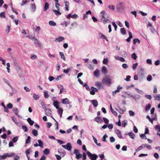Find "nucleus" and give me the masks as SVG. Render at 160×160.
Segmentation results:
<instances>
[{
    "instance_id": "obj_1",
    "label": "nucleus",
    "mask_w": 160,
    "mask_h": 160,
    "mask_svg": "<svg viewBox=\"0 0 160 160\" xmlns=\"http://www.w3.org/2000/svg\"><path fill=\"white\" fill-rule=\"evenodd\" d=\"M100 17L103 22L106 23L108 21V16L105 11L101 12L100 14Z\"/></svg>"
},
{
    "instance_id": "obj_2",
    "label": "nucleus",
    "mask_w": 160,
    "mask_h": 160,
    "mask_svg": "<svg viewBox=\"0 0 160 160\" xmlns=\"http://www.w3.org/2000/svg\"><path fill=\"white\" fill-rule=\"evenodd\" d=\"M102 82L103 84H105L107 86H110L112 83L111 79L108 77V76L103 78Z\"/></svg>"
},
{
    "instance_id": "obj_3",
    "label": "nucleus",
    "mask_w": 160,
    "mask_h": 160,
    "mask_svg": "<svg viewBox=\"0 0 160 160\" xmlns=\"http://www.w3.org/2000/svg\"><path fill=\"white\" fill-rule=\"evenodd\" d=\"M87 154L91 160H96L98 156L95 154H92L89 151H87Z\"/></svg>"
},
{
    "instance_id": "obj_4",
    "label": "nucleus",
    "mask_w": 160,
    "mask_h": 160,
    "mask_svg": "<svg viewBox=\"0 0 160 160\" xmlns=\"http://www.w3.org/2000/svg\"><path fill=\"white\" fill-rule=\"evenodd\" d=\"M62 146L64 148L69 151L71 150L72 149V146L70 142L67 143L66 145H62Z\"/></svg>"
},
{
    "instance_id": "obj_5",
    "label": "nucleus",
    "mask_w": 160,
    "mask_h": 160,
    "mask_svg": "<svg viewBox=\"0 0 160 160\" xmlns=\"http://www.w3.org/2000/svg\"><path fill=\"white\" fill-rule=\"evenodd\" d=\"M74 153L75 154V158L77 159H79L82 157V155L79 153L78 150L77 149H75L74 151Z\"/></svg>"
},
{
    "instance_id": "obj_6",
    "label": "nucleus",
    "mask_w": 160,
    "mask_h": 160,
    "mask_svg": "<svg viewBox=\"0 0 160 160\" xmlns=\"http://www.w3.org/2000/svg\"><path fill=\"white\" fill-rule=\"evenodd\" d=\"M91 91L90 92V93L92 95H94L95 94V92H97L98 91V88H94L93 87H91Z\"/></svg>"
},
{
    "instance_id": "obj_7",
    "label": "nucleus",
    "mask_w": 160,
    "mask_h": 160,
    "mask_svg": "<svg viewBox=\"0 0 160 160\" xmlns=\"http://www.w3.org/2000/svg\"><path fill=\"white\" fill-rule=\"evenodd\" d=\"M44 110L45 112V114L48 116H50L52 115V112L50 108L46 109L44 108Z\"/></svg>"
},
{
    "instance_id": "obj_8",
    "label": "nucleus",
    "mask_w": 160,
    "mask_h": 160,
    "mask_svg": "<svg viewBox=\"0 0 160 160\" xmlns=\"http://www.w3.org/2000/svg\"><path fill=\"white\" fill-rule=\"evenodd\" d=\"M95 86L98 88H102L103 86L100 82H95Z\"/></svg>"
},
{
    "instance_id": "obj_9",
    "label": "nucleus",
    "mask_w": 160,
    "mask_h": 160,
    "mask_svg": "<svg viewBox=\"0 0 160 160\" xmlns=\"http://www.w3.org/2000/svg\"><path fill=\"white\" fill-rule=\"evenodd\" d=\"M58 151L60 155L63 157L66 154L65 152L62 149H59Z\"/></svg>"
},
{
    "instance_id": "obj_10",
    "label": "nucleus",
    "mask_w": 160,
    "mask_h": 160,
    "mask_svg": "<svg viewBox=\"0 0 160 160\" xmlns=\"http://www.w3.org/2000/svg\"><path fill=\"white\" fill-rule=\"evenodd\" d=\"M94 120L98 123H101L102 122V120L101 117H97L95 118Z\"/></svg>"
},
{
    "instance_id": "obj_11",
    "label": "nucleus",
    "mask_w": 160,
    "mask_h": 160,
    "mask_svg": "<svg viewBox=\"0 0 160 160\" xmlns=\"http://www.w3.org/2000/svg\"><path fill=\"white\" fill-rule=\"evenodd\" d=\"M131 97L135 100L140 98H141L140 96L138 94H132L131 95Z\"/></svg>"
},
{
    "instance_id": "obj_12",
    "label": "nucleus",
    "mask_w": 160,
    "mask_h": 160,
    "mask_svg": "<svg viewBox=\"0 0 160 160\" xmlns=\"http://www.w3.org/2000/svg\"><path fill=\"white\" fill-rule=\"evenodd\" d=\"M98 37L104 39L106 41H108V40L107 38L105 35L102 34L101 33L99 32L98 33Z\"/></svg>"
},
{
    "instance_id": "obj_13",
    "label": "nucleus",
    "mask_w": 160,
    "mask_h": 160,
    "mask_svg": "<svg viewBox=\"0 0 160 160\" xmlns=\"http://www.w3.org/2000/svg\"><path fill=\"white\" fill-rule=\"evenodd\" d=\"M64 39V37L62 36H60L55 39V41L56 42H60L62 41Z\"/></svg>"
},
{
    "instance_id": "obj_14",
    "label": "nucleus",
    "mask_w": 160,
    "mask_h": 160,
    "mask_svg": "<svg viewBox=\"0 0 160 160\" xmlns=\"http://www.w3.org/2000/svg\"><path fill=\"white\" fill-rule=\"evenodd\" d=\"M61 101L62 103L64 104H68L70 103V102L69 101L68 99L67 98H65L62 99Z\"/></svg>"
},
{
    "instance_id": "obj_15",
    "label": "nucleus",
    "mask_w": 160,
    "mask_h": 160,
    "mask_svg": "<svg viewBox=\"0 0 160 160\" xmlns=\"http://www.w3.org/2000/svg\"><path fill=\"white\" fill-rule=\"evenodd\" d=\"M7 157H12L15 156V153L14 152H11L9 153H5Z\"/></svg>"
},
{
    "instance_id": "obj_16",
    "label": "nucleus",
    "mask_w": 160,
    "mask_h": 160,
    "mask_svg": "<svg viewBox=\"0 0 160 160\" xmlns=\"http://www.w3.org/2000/svg\"><path fill=\"white\" fill-rule=\"evenodd\" d=\"M59 102L58 101H54L53 102V105L57 109H59Z\"/></svg>"
},
{
    "instance_id": "obj_17",
    "label": "nucleus",
    "mask_w": 160,
    "mask_h": 160,
    "mask_svg": "<svg viewBox=\"0 0 160 160\" xmlns=\"http://www.w3.org/2000/svg\"><path fill=\"white\" fill-rule=\"evenodd\" d=\"M116 133L118 137L120 138H122V136L121 135V132L120 131L118 130L117 129L116 131Z\"/></svg>"
},
{
    "instance_id": "obj_18",
    "label": "nucleus",
    "mask_w": 160,
    "mask_h": 160,
    "mask_svg": "<svg viewBox=\"0 0 160 160\" xmlns=\"http://www.w3.org/2000/svg\"><path fill=\"white\" fill-rule=\"evenodd\" d=\"M33 40L34 41V43L35 45H38L39 46L41 45V43L39 42L37 38L35 37V38Z\"/></svg>"
},
{
    "instance_id": "obj_19",
    "label": "nucleus",
    "mask_w": 160,
    "mask_h": 160,
    "mask_svg": "<svg viewBox=\"0 0 160 160\" xmlns=\"http://www.w3.org/2000/svg\"><path fill=\"white\" fill-rule=\"evenodd\" d=\"M91 102L95 107H97L98 105V103L97 101L96 100H93L91 101Z\"/></svg>"
},
{
    "instance_id": "obj_20",
    "label": "nucleus",
    "mask_w": 160,
    "mask_h": 160,
    "mask_svg": "<svg viewBox=\"0 0 160 160\" xmlns=\"http://www.w3.org/2000/svg\"><path fill=\"white\" fill-rule=\"evenodd\" d=\"M13 111L14 113L17 115L18 117H20V116L18 114V113L19 112V111L17 108H14L13 109Z\"/></svg>"
},
{
    "instance_id": "obj_21",
    "label": "nucleus",
    "mask_w": 160,
    "mask_h": 160,
    "mask_svg": "<svg viewBox=\"0 0 160 160\" xmlns=\"http://www.w3.org/2000/svg\"><path fill=\"white\" fill-rule=\"evenodd\" d=\"M94 76L97 77H98L99 76V71L98 69H97L94 72Z\"/></svg>"
},
{
    "instance_id": "obj_22",
    "label": "nucleus",
    "mask_w": 160,
    "mask_h": 160,
    "mask_svg": "<svg viewBox=\"0 0 160 160\" xmlns=\"http://www.w3.org/2000/svg\"><path fill=\"white\" fill-rule=\"evenodd\" d=\"M70 24V22L69 21H64L63 22L61 23V25L62 26H64L66 27L67 25Z\"/></svg>"
},
{
    "instance_id": "obj_23",
    "label": "nucleus",
    "mask_w": 160,
    "mask_h": 160,
    "mask_svg": "<svg viewBox=\"0 0 160 160\" xmlns=\"http://www.w3.org/2000/svg\"><path fill=\"white\" fill-rule=\"evenodd\" d=\"M44 97L46 98H48L49 96V95L48 94V92L46 90L43 91Z\"/></svg>"
},
{
    "instance_id": "obj_24",
    "label": "nucleus",
    "mask_w": 160,
    "mask_h": 160,
    "mask_svg": "<svg viewBox=\"0 0 160 160\" xmlns=\"http://www.w3.org/2000/svg\"><path fill=\"white\" fill-rule=\"evenodd\" d=\"M49 4L47 2H46L45 3L44 10L45 11H46L49 8Z\"/></svg>"
},
{
    "instance_id": "obj_25",
    "label": "nucleus",
    "mask_w": 160,
    "mask_h": 160,
    "mask_svg": "<svg viewBox=\"0 0 160 160\" xmlns=\"http://www.w3.org/2000/svg\"><path fill=\"white\" fill-rule=\"evenodd\" d=\"M27 121L29 123V124L32 126V125L34 123V121H32L30 118H29L27 119Z\"/></svg>"
},
{
    "instance_id": "obj_26",
    "label": "nucleus",
    "mask_w": 160,
    "mask_h": 160,
    "mask_svg": "<svg viewBox=\"0 0 160 160\" xmlns=\"http://www.w3.org/2000/svg\"><path fill=\"white\" fill-rule=\"evenodd\" d=\"M26 37L27 38L32 40H33L35 38V35H27Z\"/></svg>"
},
{
    "instance_id": "obj_27",
    "label": "nucleus",
    "mask_w": 160,
    "mask_h": 160,
    "mask_svg": "<svg viewBox=\"0 0 160 160\" xmlns=\"http://www.w3.org/2000/svg\"><path fill=\"white\" fill-rule=\"evenodd\" d=\"M121 55L124 58H126L128 55L127 53L125 51H123L121 52Z\"/></svg>"
},
{
    "instance_id": "obj_28",
    "label": "nucleus",
    "mask_w": 160,
    "mask_h": 160,
    "mask_svg": "<svg viewBox=\"0 0 160 160\" xmlns=\"http://www.w3.org/2000/svg\"><path fill=\"white\" fill-rule=\"evenodd\" d=\"M102 72L106 74L107 73V70L106 67L105 66H103L102 68Z\"/></svg>"
},
{
    "instance_id": "obj_29",
    "label": "nucleus",
    "mask_w": 160,
    "mask_h": 160,
    "mask_svg": "<svg viewBox=\"0 0 160 160\" xmlns=\"http://www.w3.org/2000/svg\"><path fill=\"white\" fill-rule=\"evenodd\" d=\"M154 99L155 100L160 101V95L156 94L154 96Z\"/></svg>"
},
{
    "instance_id": "obj_30",
    "label": "nucleus",
    "mask_w": 160,
    "mask_h": 160,
    "mask_svg": "<svg viewBox=\"0 0 160 160\" xmlns=\"http://www.w3.org/2000/svg\"><path fill=\"white\" fill-rule=\"evenodd\" d=\"M38 146L41 148H43V143L40 140H38Z\"/></svg>"
},
{
    "instance_id": "obj_31",
    "label": "nucleus",
    "mask_w": 160,
    "mask_h": 160,
    "mask_svg": "<svg viewBox=\"0 0 160 160\" xmlns=\"http://www.w3.org/2000/svg\"><path fill=\"white\" fill-rule=\"evenodd\" d=\"M32 134L35 136L37 137L38 135V132L35 129H33L32 130Z\"/></svg>"
},
{
    "instance_id": "obj_32",
    "label": "nucleus",
    "mask_w": 160,
    "mask_h": 160,
    "mask_svg": "<svg viewBox=\"0 0 160 160\" xmlns=\"http://www.w3.org/2000/svg\"><path fill=\"white\" fill-rule=\"evenodd\" d=\"M120 32L123 35H124L126 34V30L124 28H122L120 29Z\"/></svg>"
},
{
    "instance_id": "obj_33",
    "label": "nucleus",
    "mask_w": 160,
    "mask_h": 160,
    "mask_svg": "<svg viewBox=\"0 0 160 160\" xmlns=\"http://www.w3.org/2000/svg\"><path fill=\"white\" fill-rule=\"evenodd\" d=\"M33 97L35 100H37L39 99V96L38 95L34 93L33 95Z\"/></svg>"
},
{
    "instance_id": "obj_34",
    "label": "nucleus",
    "mask_w": 160,
    "mask_h": 160,
    "mask_svg": "<svg viewBox=\"0 0 160 160\" xmlns=\"http://www.w3.org/2000/svg\"><path fill=\"white\" fill-rule=\"evenodd\" d=\"M128 134L130 138L132 139H134L135 136V134L132 132L128 133Z\"/></svg>"
},
{
    "instance_id": "obj_35",
    "label": "nucleus",
    "mask_w": 160,
    "mask_h": 160,
    "mask_svg": "<svg viewBox=\"0 0 160 160\" xmlns=\"http://www.w3.org/2000/svg\"><path fill=\"white\" fill-rule=\"evenodd\" d=\"M31 8L32 12H34L35 10L36 7L35 4H32L31 5Z\"/></svg>"
},
{
    "instance_id": "obj_36",
    "label": "nucleus",
    "mask_w": 160,
    "mask_h": 160,
    "mask_svg": "<svg viewBox=\"0 0 160 160\" xmlns=\"http://www.w3.org/2000/svg\"><path fill=\"white\" fill-rule=\"evenodd\" d=\"M144 148H146L149 150L152 149L151 146L148 144H144Z\"/></svg>"
},
{
    "instance_id": "obj_37",
    "label": "nucleus",
    "mask_w": 160,
    "mask_h": 160,
    "mask_svg": "<svg viewBox=\"0 0 160 160\" xmlns=\"http://www.w3.org/2000/svg\"><path fill=\"white\" fill-rule=\"evenodd\" d=\"M127 124V121L126 120H123L122 122V126L125 127Z\"/></svg>"
},
{
    "instance_id": "obj_38",
    "label": "nucleus",
    "mask_w": 160,
    "mask_h": 160,
    "mask_svg": "<svg viewBox=\"0 0 160 160\" xmlns=\"http://www.w3.org/2000/svg\"><path fill=\"white\" fill-rule=\"evenodd\" d=\"M151 107L150 104H148L146 105L145 108V110L146 111H149Z\"/></svg>"
},
{
    "instance_id": "obj_39",
    "label": "nucleus",
    "mask_w": 160,
    "mask_h": 160,
    "mask_svg": "<svg viewBox=\"0 0 160 160\" xmlns=\"http://www.w3.org/2000/svg\"><path fill=\"white\" fill-rule=\"evenodd\" d=\"M59 54L62 59L64 61L65 60V58L63 53L62 52H59Z\"/></svg>"
},
{
    "instance_id": "obj_40",
    "label": "nucleus",
    "mask_w": 160,
    "mask_h": 160,
    "mask_svg": "<svg viewBox=\"0 0 160 160\" xmlns=\"http://www.w3.org/2000/svg\"><path fill=\"white\" fill-rule=\"evenodd\" d=\"M4 82L5 83H7L9 87H10L11 89H12V91H13V88L12 87V86L10 85V84L9 81H8L7 80L5 79V80H4Z\"/></svg>"
},
{
    "instance_id": "obj_41",
    "label": "nucleus",
    "mask_w": 160,
    "mask_h": 160,
    "mask_svg": "<svg viewBox=\"0 0 160 160\" xmlns=\"http://www.w3.org/2000/svg\"><path fill=\"white\" fill-rule=\"evenodd\" d=\"M59 10H53V11L55 13V14L57 15H60L61 14V13L59 12Z\"/></svg>"
},
{
    "instance_id": "obj_42",
    "label": "nucleus",
    "mask_w": 160,
    "mask_h": 160,
    "mask_svg": "<svg viewBox=\"0 0 160 160\" xmlns=\"http://www.w3.org/2000/svg\"><path fill=\"white\" fill-rule=\"evenodd\" d=\"M49 24L52 26H55L56 25V23L52 21H50L49 22Z\"/></svg>"
},
{
    "instance_id": "obj_43",
    "label": "nucleus",
    "mask_w": 160,
    "mask_h": 160,
    "mask_svg": "<svg viewBox=\"0 0 160 160\" xmlns=\"http://www.w3.org/2000/svg\"><path fill=\"white\" fill-rule=\"evenodd\" d=\"M83 86L85 87L86 89L88 91H90V88L89 86L87 85L86 83H84L83 84Z\"/></svg>"
},
{
    "instance_id": "obj_44",
    "label": "nucleus",
    "mask_w": 160,
    "mask_h": 160,
    "mask_svg": "<svg viewBox=\"0 0 160 160\" xmlns=\"http://www.w3.org/2000/svg\"><path fill=\"white\" fill-rule=\"evenodd\" d=\"M143 148H144V144H143L141 146H140V147H138V149H137L136 150V151L137 152H138L139 151H140V150H141V149H142Z\"/></svg>"
},
{
    "instance_id": "obj_45",
    "label": "nucleus",
    "mask_w": 160,
    "mask_h": 160,
    "mask_svg": "<svg viewBox=\"0 0 160 160\" xmlns=\"http://www.w3.org/2000/svg\"><path fill=\"white\" fill-rule=\"evenodd\" d=\"M129 115L131 117L134 116L135 114V113L132 110H130L129 111Z\"/></svg>"
},
{
    "instance_id": "obj_46",
    "label": "nucleus",
    "mask_w": 160,
    "mask_h": 160,
    "mask_svg": "<svg viewBox=\"0 0 160 160\" xmlns=\"http://www.w3.org/2000/svg\"><path fill=\"white\" fill-rule=\"evenodd\" d=\"M137 42L139 43H140V41L138 38H135L133 40V43L134 44H135Z\"/></svg>"
},
{
    "instance_id": "obj_47",
    "label": "nucleus",
    "mask_w": 160,
    "mask_h": 160,
    "mask_svg": "<svg viewBox=\"0 0 160 160\" xmlns=\"http://www.w3.org/2000/svg\"><path fill=\"white\" fill-rule=\"evenodd\" d=\"M31 138L30 136H28L27 138L26 139V143L28 144L30 142Z\"/></svg>"
},
{
    "instance_id": "obj_48",
    "label": "nucleus",
    "mask_w": 160,
    "mask_h": 160,
    "mask_svg": "<svg viewBox=\"0 0 160 160\" xmlns=\"http://www.w3.org/2000/svg\"><path fill=\"white\" fill-rule=\"evenodd\" d=\"M108 8L112 10H115V7L113 5H109L108 6Z\"/></svg>"
},
{
    "instance_id": "obj_49",
    "label": "nucleus",
    "mask_w": 160,
    "mask_h": 160,
    "mask_svg": "<svg viewBox=\"0 0 160 160\" xmlns=\"http://www.w3.org/2000/svg\"><path fill=\"white\" fill-rule=\"evenodd\" d=\"M43 153L45 155H47L49 153V151L48 149L46 148L43 151Z\"/></svg>"
},
{
    "instance_id": "obj_50",
    "label": "nucleus",
    "mask_w": 160,
    "mask_h": 160,
    "mask_svg": "<svg viewBox=\"0 0 160 160\" xmlns=\"http://www.w3.org/2000/svg\"><path fill=\"white\" fill-rule=\"evenodd\" d=\"M147 80L148 81H150L152 80V77L151 75H149L147 78Z\"/></svg>"
},
{
    "instance_id": "obj_51",
    "label": "nucleus",
    "mask_w": 160,
    "mask_h": 160,
    "mask_svg": "<svg viewBox=\"0 0 160 160\" xmlns=\"http://www.w3.org/2000/svg\"><path fill=\"white\" fill-rule=\"evenodd\" d=\"M7 69L8 70V73H9L10 72V64L8 62L7 63Z\"/></svg>"
},
{
    "instance_id": "obj_52",
    "label": "nucleus",
    "mask_w": 160,
    "mask_h": 160,
    "mask_svg": "<svg viewBox=\"0 0 160 160\" xmlns=\"http://www.w3.org/2000/svg\"><path fill=\"white\" fill-rule=\"evenodd\" d=\"M131 57L134 60H136L137 58V56L135 53H133L131 55Z\"/></svg>"
},
{
    "instance_id": "obj_53",
    "label": "nucleus",
    "mask_w": 160,
    "mask_h": 160,
    "mask_svg": "<svg viewBox=\"0 0 160 160\" xmlns=\"http://www.w3.org/2000/svg\"><path fill=\"white\" fill-rule=\"evenodd\" d=\"M70 69V68H68L66 69H64L63 72L67 74L69 72Z\"/></svg>"
},
{
    "instance_id": "obj_54",
    "label": "nucleus",
    "mask_w": 160,
    "mask_h": 160,
    "mask_svg": "<svg viewBox=\"0 0 160 160\" xmlns=\"http://www.w3.org/2000/svg\"><path fill=\"white\" fill-rule=\"evenodd\" d=\"M65 6L66 7H65L66 9V10L68 11V8H69L68 5H69V3L68 2H65Z\"/></svg>"
},
{
    "instance_id": "obj_55",
    "label": "nucleus",
    "mask_w": 160,
    "mask_h": 160,
    "mask_svg": "<svg viewBox=\"0 0 160 160\" xmlns=\"http://www.w3.org/2000/svg\"><path fill=\"white\" fill-rule=\"evenodd\" d=\"M122 3L121 2L119 3L117 6V9L119 10L120 8H122Z\"/></svg>"
},
{
    "instance_id": "obj_56",
    "label": "nucleus",
    "mask_w": 160,
    "mask_h": 160,
    "mask_svg": "<svg viewBox=\"0 0 160 160\" xmlns=\"http://www.w3.org/2000/svg\"><path fill=\"white\" fill-rule=\"evenodd\" d=\"M0 17L1 18H5V14L4 12H2L0 13Z\"/></svg>"
},
{
    "instance_id": "obj_57",
    "label": "nucleus",
    "mask_w": 160,
    "mask_h": 160,
    "mask_svg": "<svg viewBox=\"0 0 160 160\" xmlns=\"http://www.w3.org/2000/svg\"><path fill=\"white\" fill-rule=\"evenodd\" d=\"M7 108L9 109H11L13 107V105L11 103H9L7 105Z\"/></svg>"
},
{
    "instance_id": "obj_58",
    "label": "nucleus",
    "mask_w": 160,
    "mask_h": 160,
    "mask_svg": "<svg viewBox=\"0 0 160 160\" xmlns=\"http://www.w3.org/2000/svg\"><path fill=\"white\" fill-rule=\"evenodd\" d=\"M7 158L5 153L3 154L2 156H0V159H4Z\"/></svg>"
},
{
    "instance_id": "obj_59",
    "label": "nucleus",
    "mask_w": 160,
    "mask_h": 160,
    "mask_svg": "<svg viewBox=\"0 0 160 160\" xmlns=\"http://www.w3.org/2000/svg\"><path fill=\"white\" fill-rule=\"evenodd\" d=\"M115 138H114L113 137H111L110 138V142L112 143V142H115Z\"/></svg>"
},
{
    "instance_id": "obj_60",
    "label": "nucleus",
    "mask_w": 160,
    "mask_h": 160,
    "mask_svg": "<svg viewBox=\"0 0 160 160\" xmlns=\"http://www.w3.org/2000/svg\"><path fill=\"white\" fill-rule=\"evenodd\" d=\"M40 29V27L39 26H37L35 30L38 33H39Z\"/></svg>"
},
{
    "instance_id": "obj_61",
    "label": "nucleus",
    "mask_w": 160,
    "mask_h": 160,
    "mask_svg": "<svg viewBox=\"0 0 160 160\" xmlns=\"http://www.w3.org/2000/svg\"><path fill=\"white\" fill-rule=\"evenodd\" d=\"M135 89L138 93L140 94H142L143 93V92L142 91L139 90L138 89L136 88H135Z\"/></svg>"
},
{
    "instance_id": "obj_62",
    "label": "nucleus",
    "mask_w": 160,
    "mask_h": 160,
    "mask_svg": "<svg viewBox=\"0 0 160 160\" xmlns=\"http://www.w3.org/2000/svg\"><path fill=\"white\" fill-rule=\"evenodd\" d=\"M122 88V87L120 86H118L117 88V89L114 91L116 92H119L120 89Z\"/></svg>"
},
{
    "instance_id": "obj_63",
    "label": "nucleus",
    "mask_w": 160,
    "mask_h": 160,
    "mask_svg": "<svg viewBox=\"0 0 160 160\" xmlns=\"http://www.w3.org/2000/svg\"><path fill=\"white\" fill-rule=\"evenodd\" d=\"M58 109V113L60 114H62L63 112V109L62 108H60Z\"/></svg>"
},
{
    "instance_id": "obj_64",
    "label": "nucleus",
    "mask_w": 160,
    "mask_h": 160,
    "mask_svg": "<svg viewBox=\"0 0 160 160\" xmlns=\"http://www.w3.org/2000/svg\"><path fill=\"white\" fill-rule=\"evenodd\" d=\"M155 129L158 131L160 132V126L159 125H157L155 127Z\"/></svg>"
}]
</instances>
